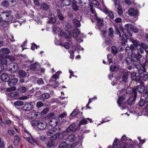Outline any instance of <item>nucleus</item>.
Segmentation results:
<instances>
[{
	"label": "nucleus",
	"instance_id": "f257e3e1",
	"mask_svg": "<svg viewBox=\"0 0 148 148\" xmlns=\"http://www.w3.org/2000/svg\"><path fill=\"white\" fill-rule=\"evenodd\" d=\"M131 58H127L126 59V62L127 64L137 65V64L134 63L135 62L139 61V59L141 58L142 55L138 51V49L132 51L131 52Z\"/></svg>",
	"mask_w": 148,
	"mask_h": 148
},
{
	"label": "nucleus",
	"instance_id": "f03ea898",
	"mask_svg": "<svg viewBox=\"0 0 148 148\" xmlns=\"http://www.w3.org/2000/svg\"><path fill=\"white\" fill-rule=\"evenodd\" d=\"M127 138L125 135L123 136L121 138V140L123 142H119V140L116 138L113 143V147L111 146H109L108 148H126L127 145L124 141H126Z\"/></svg>",
	"mask_w": 148,
	"mask_h": 148
},
{
	"label": "nucleus",
	"instance_id": "7ed1b4c3",
	"mask_svg": "<svg viewBox=\"0 0 148 148\" xmlns=\"http://www.w3.org/2000/svg\"><path fill=\"white\" fill-rule=\"evenodd\" d=\"M0 18L1 21L8 22L11 21L13 18V17L8 12H3L0 14Z\"/></svg>",
	"mask_w": 148,
	"mask_h": 148
},
{
	"label": "nucleus",
	"instance_id": "20e7f679",
	"mask_svg": "<svg viewBox=\"0 0 148 148\" xmlns=\"http://www.w3.org/2000/svg\"><path fill=\"white\" fill-rule=\"evenodd\" d=\"M140 84L138 86H134L132 88V94L134 95H136L137 91L140 93L143 92L145 90V88L144 86V83L142 82L139 81Z\"/></svg>",
	"mask_w": 148,
	"mask_h": 148
},
{
	"label": "nucleus",
	"instance_id": "39448f33",
	"mask_svg": "<svg viewBox=\"0 0 148 148\" xmlns=\"http://www.w3.org/2000/svg\"><path fill=\"white\" fill-rule=\"evenodd\" d=\"M18 81V79L16 78L10 80L8 82V84L10 87L7 88L6 91H11L15 90L16 89V88L14 86L16 85Z\"/></svg>",
	"mask_w": 148,
	"mask_h": 148
},
{
	"label": "nucleus",
	"instance_id": "423d86ee",
	"mask_svg": "<svg viewBox=\"0 0 148 148\" xmlns=\"http://www.w3.org/2000/svg\"><path fill=\"white\" fill-rule=\"evenodd\" d=\"M24 136L25 139L31 144L36 143V141L32 138L31 134L26 130H24Z\"/></svg>",
	"mask_w": 148,
	"mask_h": 148
},
{
	"label": "nucleus",
	"instance_id": "0eeeda50",
	"mask_svg": "<svg viewBox=\"0 0 148 148\" xmlns=\"http://www.w3.org/2000/svg\"><path fill=\"white\" fill-rule=\"evenodd\" d=\"M3 53H2V54H0V65H7L8 64H12V63H8V61L6 59L9 57V55L5 53H4V55H3Z\"/></svg>",
	"mask_w": 148,
	"mask_h": 148
},
{
	"label": "nucleus",
	"instance_id": "6e6552de",
	"mask_svg": "<svg viewBox=\"0 0 148 148\" xmlns=\"http://www.w3.org/2000/svg\"><path fill=\"white\" fill-rule=\"evenodd\" d=\"M142 97H144V99H145L144 100L141 99L138 102V105L142 107L144 105L145 103L148 102V91H145L141 95Z\"/></svg>",
	"mask_w": 148,
	"mask_h": 148
},
{
	"label": "nucleus",
	"instance_id": "1a4fd4ad",
	"mask_svg": "<svg viewBox=\"0 0 148 148\" xmlns=\"http://www.w3.org/2000/svg\"><path fill=\"white\" fill-rule=\"evenodd\" d=\"M114 31L112 28L110 27L109 29L108 35L105 41V43L106 45L109 44L113 37Z\"/></svg>",
	"mask_w": 148,
	"mask_h": 148
},
{
	"label": "nucleus",
	"instance_id": "9d476101",
	"mask_svg": "<svg viewBox=\"0 0 148 148\" xmlns=\"http://www.w3.org/2000/svg\"><path fill=\"white\" fill-rule=\"evenodd\" d=\"M116 34H119V40L122 45H125V42L127 41V38L126 35L124 34H123L122 35H121V33L118 29H117L116 31Z\"/></svg>",
	"mask_w": 148,
	"mask_h": 148
},
{
	"label": "nucleus",
	"instance_id": "9b49d317",
	"mask_svg": "<svg viewBox=\"0 0 148 148\" xmlns=\"http://www.w3.org/2000/svg\"><path fill=\"white\" fill-rule=\"evenodd\" d=\"M8 99L10 100L18 99V94L16 92H10L8 94Z\"/></svg>",
	"mask_w": 148,
	"mask_h": 148
},
{
	"label": "nucleus",
	"instance_id": "f8f14e48",
	"mask_svg": "<svg viewBox=\"0 0 148 148\" xmlns=\"http://www.w3.org/2000/svg\"><path fill=\"white\" fill-rule=\"evenodd\" d=\"M60 122L58 118H55L50 120L49 122V124L52 127H54L58 125Z\"/></svg>",
	"mask_w": 148,
	"mask_h": 148
},
{
	"label": "nucleus",
	"instance_id": "ddd939ff",
	"mask_svg": "<svg viewBox=\"0 0 148 148\" xmlns=\"http://www.w3.org/2000/svg\"><path fill=\"white\" fill-rule=\"evenodd\" d=\"M128 13L130 16L135 17H137L138 14V10L132 8L129 9L128 11Z\"/></svg>",
	"mask_w": 148,
	"mask_h": 148
},
{
	"label": "nucleus",
	"instance_id": "4468645a",
	"mask_svg": "<svg viewBox=\"0 0 148 148\" xmlns=\"http://www.w3.org/2000/svg\"><path fill=\"white\" fill-rule=\"evenodd\" d=\"M125 29H127V30H130L134 33H137L138 32V29L130 24L126 25Z\"/></svg>",
	"mask_w": 148,
	"mask_h": 148
},
{
	"label": "nucleus",
	"instance_id": "2eb2a0df",
	"mask_svg": "<svg viewBox=\"0 0 148 148\" xmlns=\"http://www.w3.org/2000/svg\"><path fill=\"white\" fill-rule=\"evenodd\" d=\"M89 121V122L90 123L92 122V120L91 119L89 118H87L86 119H82L79 123H78V125L80 126L82 125H85L87 124L88 121Z\"/></svg>",
	"mask_w": 148,
	"mask_h": 148
},
{
	"label": "nucleus",
	"instance_id": "dca6fc26",
	"mask_svg": "<svg viewBox=\"0 0 148 148\" xmlns=\"http://www.w3.org/2000/svg\"><path fill=\"white\" fill-rule=\"evenodd\" d=\"M48 16L49 19L53 23H56L57 19L54 14L49 13Z\"/></svg>",
	"mask_w": 148,
	"mask_h": 148
},
{
	"label": "nucleus",
	"instance_id": "f3484780",
	"mask_svg": "<svg viewBox=\"0 0 148 148\" xmlns=\"http://www.w3.org/2000/svg\"><path fill=\"white\" fill-rule=\"evenodd\" d=\"M38 124V127L40 130H43L46 127V123L45 121L42 122L39 121Z\"/></svg>",
	"mask_w": 148,
	"mask_h": 148
},
{
	"label": "nucleus",
	"instance_id": "a211bd4d",
	"mask_svg": "<svg viewBox=\"0 0 148 148\" xmlns=\"http://www.w3.org/2000/svg\"><path fill=\"white\" fill-rule=\"evenodd\" d=\"M1 78L3 81L8 82L9 80L10 77L6 73H3L1 75Z\"/></svg>",
	"mask_w": 148,
	"mask_h": 148
},
{
	"label": "nucleus",
	"instance_id": "6ab92c4d",
	"mask_svg": "<svg viewBox=\"0 0 148 148\" xmlns=\"http://www.w3.org/2000/svg\"><path fill=\"white\" fill-rule=\"evenodd\" d=\"M130 97L127 101V103L129 105H131L136 100V95H134Z\"/></svg>",
	"mask_w": 148,
	"mask_h": 148
},
{
	"label": "nucleus",
	"instance_id": "aec40b11",
	"mask_svg": "<svg viewBox=\"0 0 148 148\" xmlns=\"http://www.w3.org/2000/svg\"><path fill=\"white\" fill-rule=\"evenodd\" d=\"M26 108L25 110L26 111H29L32 109L34 108V106L31 103H26L25 106Z\"/></svg>",
	"mask_w": 148,
	"mask_h": 148
},
{
	"label": "nucleus",
	"instance_id": "412c9836",
	"mask_svg": "<svg viewBox=\"0 0 148 148\" xmlns=\"http://www.w3.org/2000/svg\"><path fill=\"white\" fill-rule=\"evenodd\" d=\"M77 136L74 134H71L68 136L67 140L70 142H73L76 139Z\"/></svg>",
	"mask_w": 148,
	"mask_h": 148
},
{
	"label": "nucleus",
	"instance_id": "4be33fe9",
	"mask_svg": "<svg viewBox=\"0 0 148 148\" xmlns=\"http://www.w3.org/2000/svg\"><path fill=\"white\" fill-rule=\"evenodd\" d=\"M130 40L135 47H137L139 46L140 41H138L137 40H135L132 38H131L130 39Z\"/></svg>",
	"mask_w": 148,
	"mask_h": 148
},
{
	"label": "nucleus",
	"instance_id": "5701e85b",
	"mask_svg": "<svg viewBox=\"0 0 148 148\" xmlns=\"http://www.w3.org/2000/svg\"><path fill=\"white\" fill-rule=\"evenodd\" d=\"M95 16L96 18L98 25L99 26L102 25L103 23V19L101 18H99L97 17V14H95Z\"/></svg>",
	"mask_w": 148,
	"mask_h": 148
},
{
	"label": "nucleus",
	"instance_id": "b1692460",
	"mask_svg": "<svg viewBox=\"0 0 148 148\" xmlns=\"http://www.w3.org/2000/svg\"><path fill=\"white\" fill-rule=\"evenodd\" d=\"M56 11L57 16L59 20L61 21H63L64 19V17L62 13L60 12V10L57 9Z\"/></svg>",
	"mask_w": 148,
	"mask_h": 148
},
{
	"label": "nucleus",
	"instance_id": "393cba45",
	"mask_svg": "<svg viewBox=\"0 0 148 148\" xmlns=\"http://www.w3.org/2000/svg\"><path fill=\"white\" fill-rule=\"evenodd\" d=\"M104 12L106 14H108V16L110 19H113L114 18V16L112 12L109 11L108 10L106 9L104 10Z\"/></svg>",
	"mask_w": 148,
	"mask_h": 148
},
{
	"label": "nucleus",
	"instance_id": "a878e982",
	"mask_svg": "<svg viewBox=\"0 0 148 148\" xmlns=\"http://www.w3.org/2000/svg\"><path fill=\"white\" fill-rule=\"evenodd\" d=\"M38 114H39V113L37 112H32L29 114V116H32L31 117L32 119H37L39 117Z\"/></svg>",
	"mask_w": 148,
	"mask_h": 148
},
{
	"label": "nucleus",
	"instance_id": "bb28decb",
	"mask_svg": "<svg viewBox=\"0 0 148 148\" xmlns=\"http://www.w3.org/2000/svg\"><path fill=\"white\" fill-rule=\"evenodd\" d=\"M40 7L43 10L47 11L49 8V5L45 2H43L40 5Z\"/></svg>",
	"mask_w": 148,
	"mask_h": 148
},
{
	"label": "nucleus",
	"instance_id": "cd10ccee",
	"mask_svg": "<svg viewBox=\"0 0 148 148\" xmlns=\"http://www.w3.org/2000/svg\"><path fill=\"white\" fill-rule=\"evenodd\" d=\"M80 33V31L78 29H75L73 31V36L74 38H77Z\"/></svg>",
	"mask_w": 148,
	"mask_h": 148
},
{
	"label": "nucleus",
	"instance_id": "c85d7f7f",
	"mask_svg": "<svg viewBox=\"0 0 148 148\" xmlns=\"http://www.w3.org/2000/svg\"><path fill=\"white\" fill-rule=\"evenodd\" d=\"M57 130V128H53V129L49 130L48 132H47V134L48 136H51L53 134L55 133V132Z\"/></svg>",
	"mask_w": 148,
	"mask_h": 148
},
{
	"label": "nucleus",
	"instance_id": "c756f323",
	"mask_svg": "<svg viewBox=\"0 0 148 148\" xmlns=\"http://www.w3.org/2000/svg\"><path fill=\"white\" fill-rule=\"evenodd\" d=\"M129 73L126 70L124 71L123 76V80L124 82H126L127 79L128 78Z\"/></svg>",
	"mask_w": 148,
	"mask_h": 148
},
{
	"label": "nucleus",
	"instance_id": "7c9ffc66",
	"mask_svg": "<svg viewBox=\"0 0 148 148\" xmlns=\"http://www.w3.org/2000/svg\"><path fill=\"white\" fill-rule=\"evenodd\" d=\"M19 75L20 77H25L27 76L26 73L24 71L20 70L18 71Z\"/></svg>",
	"mask_w": 148,
	"mask_h": 148
},
{
	"label": "nucleus",
	"instance_id": "2f4dec72",
	"mask_svg": "<svg viewBox=\"0 0 148 148\" xmlns=\"http://www.w3.org/2000/svg\"><path fill=\"white\" fill-rule=\"evenodd\" d=\"M111 51L112 53L114 55L118 53V49L114 46L112 47Z\"/></svg>",
	"mask_w": 148,
	"mask_h": 148
},
{
	"label": "nucleus",
	"instance_id": "473e14b6",
	"mask_svg": "<svg viewBox=\"0 0 148 148\" xmlns=\"http://www.w3.org/2000/svg\"><path fill=\"white\" fill-rule=\"evenodd\" d=\"M64 36L66 38L68 39L69 41L70 42L71 41V35L69 32L67 31L65 32Z\"/></svg>",
	"mask_w": 148,
	"mask_h": 148
},
{
	"label": "nucleus",
	"instance_id": "72a5a7b5",
	"mask_svg": "<svg viewBox=\"0 0 148 148\" xmlns=\"http://www.w3.org/2000/svg\"><path fill=\"white\" fill-rule=\"evenodd\" d=\"M67 146V145L66 142L62 141L59 144V148H66Z\"/></svg>",
	"mask_w": 148,
	"mask_h": 148
},
{
	"label": "nucleus",
	"instance_id": "f704fd0d",
	"mask_svg": "<svg viewBox=\"0 0 148 148\" xmlns=\"http://www.w3.org/2000/svg\"><path fill=\"white\" fill-rule=\"evenodd\" d=\"M132 79L133 80H135L137 83L139 82L140 81L138 80L136 76V73L135 72H133L131 73Z\"/></svg>",
	"mask_w": 148,
	"mask_h": 148
},
{
	"label": "nucleus",
	"instance_id": "c9c22d12",
	"mask_svg": "<svg viewBox=\"0 0 148 148\" xmlns=\"http://www.w3.org/2000/svg\"><path fill=\"white\" fill-rule=\"evenodd\" d=\"M1 52L3 53V55H4V53L7 54H9L10 53V49L8 48H2L1 49Z\"/></svg>",
	"mask_w": 148,
	"mask_h": 148
},
{
	"label": "nucleus",
	"instance_id": "e433bc0d",
	"mask_svg": "<svg viewBox=\"0 0 148 148\" xmlns=\"http://www.w3.org/2000/svg\"><path fill=\"white\" fill-rule=\"evenodd\" d=\"M62 3L66 6H69L71 3V0H61Z\"/></svg>",
	"mask_w": 148,
	"mask_h": 148
},
{
	"label": "nucleus",
	"instance_id": "4c0bfd02",
	"mask_svg": "<svg viewBox=\"0 0 148 148\" xmlns=\"http://www.w3.org/2000/svg\"><path fill=\"white\" fill-rule=\"evenodd\" d=\"M50 97V95L49 93H45L42 94L41 98H42V99H49Z\"/></svg>",
	"mask_w": 148,
	"mask_h": 148
},
{
	"label": "nucleus",
	"instance_id": "58836bf2",
	"mask_svg": "<svg viewBox=\"0 0 148 148\" xmlns=\"http://www.w3.org/2000/svg\"><path fill=\"white\" fill-rule=\"evenodd\" d=\"M75 123H73L71 124L67 128L66 131L67 132H70L72 131L74 129L75 126Z\"/></svg>",
	"mask_w": 148,
	"mask_h": 148
},
{
	"label": "nucleus",
	"instance_id": "ea45409f",
	"mask_svg": "<svg viewBox=\"0 0 148 148\" xmlns=\"http://www.w3.org/2000/svg\"><path fill=\"white\" fill-rule=\"evenodd\" d=\"M1 5L2 6L7 8L9 6V3L7 0H5L2 1Z\"/></svg>",
	"mask_w": 148,
	"mask_h": 148
},
{
	"label": "nucleus",
	"instance_id": "a19ab883",
	"mask_svg": "<svg viewBox=\"0 0 148 148\" xmlns=\"http://www.w3.org/2000/svg\"><path fill=\"white\" fill-rule=\"evenodd\" d=\"M23 104L24 103L23 102L20 101H17L14 103V105L15 106H22Z\"/></svg>",
	"mask_w": 148,
	"mask_h": 148
},
{
	"label": "nucleus",
	"instance_id": "79ce46f5",
	"mask_svg": "<svg viewBox=\"0 0 148 148\" xmlns=\"http://www.w3.org/2000/svg\"><path fill=\"white\" fill-rule=\"evenodd\" d=\"M73 21L76 27H79L80 26V23L79 21L76 18L74 19Z\"/></svg>",
	"mask_w": 148,
	"mask_h": 148
},
{
	"label": "nucleus",
	"instance_id": "37998d69",
	"mask_svg": "<svg viewBox=\"0 0 148 148\" xmlns=\"http://www.w3.org/2000/svg\"><path fill=\"white\" fill-rule=\"evenodd\" d=\"M79 110L77 109L74 110L71 113V115L73 116H75L79 113Z\"/></svg>",
	"mask_w": 148,
	"mask_h": 148
},
{
	"label": "nucleus",
	"instance_id": "c03bdc74",
	"mask_svg": "<svg viewBox=\"0 0 148 148\" xmlns=\"http://www.w3.org/2000/svg\"><path fill=\"white\" fill-rule=\"evenodd\" d=\"M21 93H24L27 90V88L24 86H20L18 89Z\"/></svg>",
	"mask_w": 148,
	"mask_h": 148
},
{
	"label": "nucleus",
	"instance_id": "a18cd8bd",
	"mask_svg": "<svg viewBox=\"0 0 148 148\" xmlns=\"http://www.w3.org/2000/svg\"><path fill=\"white\" fill-rule=\"evenodd\" d=\"M139 46L141 47L143 49L145 50L147 49L148 48V46L144 42H140Z\"/></svg>",
	"mask_w": 148,
	"mask_h": 148
},
{
	"label": "nucleus",
	"instance_id": "49530a36",
	"mask_svg": "<svg viewBox=\"0 0 148 148\" xmlns=\"http://www.w3.org/2000/svg\"><path fill=\"white\" fill-rule=\"evenodd\" d=\"M125 99L124 97H119L117 101V102L119 106H121V105L122 104L123 101Z\"/></svg>",
	"mask_w": 148,
	"mask_h": 148
},
{
	"label": "nucleus",
	"instance_id": "de8ad7c7",
	"mask_svg": "<svg viewBox=\"0 0 148 148\" xmlns=\"http://www.w3.org/2000/svg\"><path fill=\"white\" fill-rule=\"evenodd\" d=\"M39 121H38V120H35L32 121L31 123L32 126H36L38 127V124Z\"/></svg>",
	"mask_w": 148,
	"mask_h": 148
},
{
	"label": "nucleus",
	"instance_id": "09e8293b",
	"mask_svg": "<svg viewBox=\"0 0 148 148\" xmlns=\"http://www.w3.org/2000/svg\"><path fill=\"white\" fill-rule=\"evenodd\" d=\"M14 145H17L19 141V137L18 135H16L14 136Z\"/></svg>",
	"mask_w": 148,
	"mask_h": 148
},
{
	"label": "nucleus",
	"instance_id": "8fccbe9b",
	"mask_svg": "<svg viewBox=\"0 0 148 148\" xmlns=\"http://www.w3.org/2000/svg\"><path fill=\"white\" fill-rule=\"evenodd\" d=\"M18 65H13V68L10 69L13 72H15L18 69Z\"/></svg>",
	"mask_w": 148,
	"mask_h": 148
},
{
	"label": "nucleus",
	"instance_id": "3c124183",
	"mask_svg": "<svg viewBox=\"0 0 148 148\" xmlns=\"http://www.w3.org/2000/svg\"><path fill=\"white\" fill-rule=\"evenodd\" d=\"M110 68V70L112 71H116L118 69V67L116 65H111Z\"/></svg>",
	"mask_w": 148,
	"mask_h": 148
},
{
	"label": "nucleus",
	"instance_id": "603ef678",
	"mask_svg": "<svg viewBox=\"0 0 148 148\" xmlns=\"http://www.w3.org/2000/svg\"><path fill=\"white\" fill-rule=\"evenodd\" d=\"M55 144V143L53 141H51L48 142L47 144V147L48 148H50L53 146Z\"/></svg>",
	"mask_w": 148,
	"mask_h": 148
},
{
	"label": "nucleus",
	"instance_id": "864d4df0",
	"mask_svg": "<svg viewBox=\"0 0 148 148\" xmlns=\"http://www.w3.org/2000/svg\"><path fill=\"white\" fill-rule=\"evenodd\" d=\"M72 7L73 10L75 11H77L79 9L77 5L74 3L72 4Z\"/></svg>",
	"mask_w": 148,
	"mask_h": 148
},
{
	"label": "nucleus",
	"instance_id": "5fc2aeb1",
	"mask_svg": "<svg viewBox=\"0 0 148 148\" xmlns=\"http://www.w3.org/2000/svg\"><path fill=\"white\" fill-rule=\"evenodd\" d=\"M52 28L53 29V32L56 33L58 29V27H57V25L55 24L53 25L52 27Z\"/></svg>",
	"mask_w": 148,
	"mask_h": 148
},
{
	"label": "nucleus",
	"instance_id": "6e6d98bb",
	"mask_svg": "<svg viewBox=\"0 0 148 148\" xmlns=\"http://www.w3.org/2000/svg\"><path fill=\"white\" fill-rule=\"evenodd\" d=\"M44 106L43 103L41 101L38 102L36 104V106L38 108H40Z\"/></svg>",
	"mask_w": 148,
	"mask_h": 148
},
{
	"label": "nucleus",
	"instance_id": "4d7b16f0",
	"mask_svg": "<svg viewBox=\"0 0 148 148\" xmlns=\"http://www.w3.org/2000/svg\"><path fill=\"white\" fill-rule=\"evenodd\" d=\"M72 26V25L70 23L66 22L65 23V26L67 29H70L71 28Z\"/></svg>",
	"mask_w": 148,
	"mask_h": 148
},
{
	"label": "nucleus",
	"instance_id": "13d9d810",
	"mask_svg": "<svg viewBox=\"0 0 148 148\" xmlns=\"http://www.w3.org/2000/svg\"><path fill=\"white\" fill-rule=\"evenodd\" d=\"M8 134L11 136H13L14 135V132L12 130H9L8 131Z\"/></svg>",
	"mask_w": 148,
	"mask_h": 148
},
{
	"label": "nucleus",
	"instance_id": "bf43d9fd",
	"mask_svg": "<svg viewBox=\"0 0 148 148\" xmlns=\"http://www.w3.org/2000/svg\"><path fill=\"white\" fill-rule=\"evenodd\" d=\"M143 70H142V69H141V67L140 68L138 69V73L140 74H142L143 72H145L146 71V70L144 66H143Z\"/></svg>",
	"mask_w": 148,
	"mask_h": 148
},
{
	"label": "nucleus",
	"instance_id": "052dcab7",
	"mask_svg": "<svg viewBox=\"0 0 148 148\" xmlns=\"http://www.w3.org/2000/svg\"><path fill=\"white\" fill-rule=\"evenodd\" d=\"M79 141H76V142L74 143L73 144L70 145L71 148H74L75 147L78 145L79 143Z\"/></svg>",
	"mask_w": 148,
	"mask_h": 148
},
{
	"label": "nucleus",
	"instance_id": "680f3d73",
	"mask_svg": "<svg viewBox=\"0 0 148 148\" xmlns=\"http://www.w3.org/2000/svg\"><path fill=\"white\" fill-rule=\"evenodd\" d=\"M0 126L2 127L5 128L6 125L5 123L3 121L2 119H0Z\"/></svg>",
	"mask_w": 148,
	"mask_h": 148
},
{
	"label": "nucleus",
	"instance_id": "e2e57ef3",
	"mask_svg": "<svg viewBox=\"0 0 148 148\" xmlns=\"http://www.w3.org/2000/svg\"><path fill=\"white\" fill-rule=\"evenodd\" d=\"M32 46L31 47V49L32 50H34L35 48H37V47H39V46H37L35 43H33L32 44Z\"/></svg>",
	"mask_w": 148,
	"mask_h": 148
},
{
	"label": "nucleus",
	"instance_id": "0e129e2a",
	"mask_svg": "<svg viewBox=\"0 0 148 148\" xmlns=\"http://www.w3.org/2000/svg\"><path fill=\"white\" fill-rule=\"evenodd\" d=\"M142 77L143 80L144 81H145L148 80V76L147 75V74H144Z\"/></svg>",
	"mask_w": 148,
	"mask_h": 148
},
{
	"label": "nucleus",
	"instance_id": "69168bd1",
	"mask_svg": "<svg viewBox=\"0 0 148 148\" xmlns=\"http://www.w3.org/2000/svg\"><path fill=\"white\" fill-rule=\"evenodd\" d=\"M37 82L38 84L40 85L43 84L44 82L42 78H40L38 80Z\"/></svg>",
	"mask_w": 148,
	"mask_h": 148
},
{
	"label": "nucleus",
	"instance_id": "338daca9",
	"mask_svg": "<svg viewBox=\"0 0 148 148\" xmlns=\"http://www.w3.org/2000/svg\"><path fill=\"white\" fill-rule=\"evenodd\" d=\"M69 51L70 54V58L71 59H73L74 57V51L71 50H69Z\"/></svg>",
	"mask_w": 148,
	"mask_h": 148
},
{
	"label": "nucleus",
	"instance_id": "774afa93",
	"mask_svg": "<svg viewBox=\"0 0 148 148\" xmlns=\"http://www.w3.org/2000/svg\"><path fill=\"white\" fill-rule=\"evenodd\" d=\"M64 46L66 49H68L69 47V44L67 42H65L64 44Z\"/></svg>",
	"mask_w": 148,
	"mask_h": 148
}]
</instances>
